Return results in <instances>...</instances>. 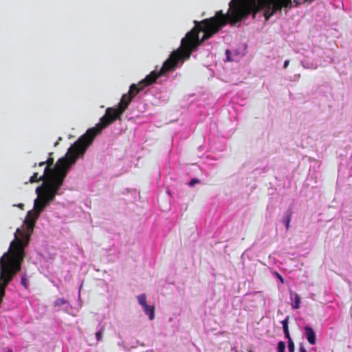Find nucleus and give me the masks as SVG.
I'll list each match as a JSON object with an SVG mask.
<instances>
[{
	"label": "nucleus",
	"instance_id": "f8f14e48",
	"mask_svg": "<svg viewBox=\"0 0 352 352\" xmlns=\"http://www.w3.org/2000/svg\"><path fill=\"white\" fill-rule=\"evenodd\" d=\"M285 344L283 341H280L278 343L277 346V352H285Z\"/></svg>",
	"mask_w": 352,
	"mask_h": 352
},
{
	"label": "nucleus",
	"instance_id": "aec40b11",
	"mask_svg": "<svg viewBox=\"0 0 352 352\" xmlns=\"http://www.w3.org/2000/svg\"><path fill=\"white\" fill-rule=\"evenodd\" d=\"M299 352H307L302 344L299 346Z\"/></svg>",
	"mask_w": 352,
	"mask_h": 352
},
{
	"label": "nucleus",
	"instance_id": "9b49d317",
	"mask_svg": "<svg viewBox=\"0 0 352 352\" xmlns=\"http://www.w3.org/2000/svg\"><path fill=\"white\" fill-rule=\"evenodd\" d=\"M138 302L142 307L147 304L146 303V296L145 294H141V295L138 296Z\"/></svg>",
	"mask_w": 352,
	"mask_h": 352
},
{
	"label": "nucleus",
	"instance_id": "a878e982",
	"mask_svg": "<svg viewBox=\"0 0 352 352\" xmlns=\"http://www.w3.org/2000/svg\"><path fill=\"white\" fill-rule=\"evenodd\" d=\"M279 280H281V281H283V278H281V276H280Z\"/></svg>",
	"mask_w": 352,
	"mask_h": 352
},
{
	"label": "nucleus",
	"instance_id": "6ab92c4d",
	"mask_svg": "<svg viewBox=\"0 0 352 352\" xmlns=\"http://www.w3.org/2000/svg\"><path fill=\"white\" fill-rule=\"evenodd\" d=\"M21 284H22L23 285H24V287H25V288H27V287H28L27 279H26V278H25V277H24V276H23V277H22V278H21Z\"/></svg>",
	"mask_w": 352,
	"mask_h": 352
},
{
	"label": "nucleus",
	"instance_id": "2eb2a0df",
	"mask_svg": "<svg viewBox=\"0 0 352 352\" xmlns=\"http://www.w3.org/2000/svg\"><path fill=\"white\" fill-rule=\"evenodd\" d=\"M288 320H289V316H287L286 318L281 322V323L283 324V330L288 329Z\"/></svg>",
	"mask_w": 352,
	"mask_h": 352
},
{
	"label": "nucleus",
	"instance_id": "20e7f679",
	"mask_svg": "<svg viewBox=\"0 0 352 352\" xmlns=\"http://www.w3.org/2000/svg\"><path fill=\"white\" fill-rule=\"evenodd\" d=\"M39 215L40 214L33 210L28 212L24 221L25 228H17L14 239L10 243L8 252L4 253L1 258L21 267L25 256V249L29 245L36 221Z\"/></svg>",
	"mask_w": 352,
	"mask_h": 352
},
{
	"label": "nucleus",
	"instance_id": "bb28decb",
	"mask_svg": "<svg viewBox=\"0 0 352 352\" xmlns=\"http://www.w3.org/2000/svg\"><path fill=\"white\" fill-rule=\"evenodd\" d=\"M279 280H281V281H283V278H281V276H280Z\"/></svg>",
	"mask_w": 352,
	"mask_h": 352
},
{
	"label": "nucleus",
	"instance_id": "b1692460",
	"mask_svg": "<svg viewBox=\"0 0 352 352\" xmlns=\"http://www.w3.org/2000/svg\"><path fill=\"white\" fill-rule=\"evenodd\" d=\"M61 140H62V138L59 137L58 140L56 142L54 143V146H57L58 145V144H59V141H61Z\"/></svg>",
	"mask_w": 352,
	"mask_h": 352
},
{
	"label": "nucleus",
	"instance_id": "0eeeda50",
	"mask_svg": "<svg viewBox=\"0 0 352 352\" xmlns=\"http://www.w3.org/2000/svg\"><path fill=\"white\" fill-rule=\"evenodd\" d=\"M304 330L308 342L311 345L315 344L316 342V336L314 330L309 326L305 327Z\"/></svg>",
	"mask_w": 352,
	"mask_h": 352
},
{
	"label": "nucleus",
	"instance_id": "423d86ee",
	"mask_svg": "<svg viewBox=\"0 0 352 352\" xmlns=\"http://www.w3.org/2000/svg\"><path fill=\"white\" fill-rule=\"evenodd\" d=\"M133 98L130 95L125 94L122 96L120 102L117 107H109L106 109L105 114L100 118V122L96 126L89 129L96 138L102 129L107 127L116 120H120V116L126 111L132 101Z\"/></svg>",
	"mask_w": 352,
	"mask_h": 352
},
{
	"label": "nucleus",
	"instance_id": "1a4fd4ad",
	"mask_svg": "<svg viewBox=\"0 0 352 352\" xmlns=\"http://www.w3.org/2000/svg\"><path fill=\"white\" fill-rule=\"evenodd\" d=\"M144 312L148 315L149 319L151 320H153L155 318V308L153 306H149L147 304L143 306Z\"/></svg>",
	"mask_w": 352,
	"mask_h": 352
},
{
	"label": "nucleus",
	"instance_id": "393cba45",
	"mask_svg": "<svg viewBox=\"0 0 352 352\" xmlns=\"http://www.w3.org/2000/svg\"><path fill=\"white\" fill-rule=\"evenodd\" d=\"M314 0H305V2H308V3H311L312 1H314Z\"/></svg>",
	"mask_w": 352,
	"mask_h": 352
},
{
	"label": "nucleus",
	"instance_id": "5701e85b",
	"mask_svg": "<svg viewBox=\"0 0 352 352\" xmlns=\"http://www.w3.org/2000/svg\"><path fill=\"white\" fill-rule=\"evenodd\" d=\"M16 206L18 208H19L20 209H21V210L24 209V204H19Z\"/></svg>",
	"mask_w": 352,
	"mask_h": 352
},
{
	"label": "nucleus",
	"instance_id": "7ed1b4c3",
	"mask_svg": "<svg viewBox=\"0 0 352 352\" xmlns=\"http://www.w3.org/2000/svg\"><path fill=\"white\" fill-rule=\"evenodd\" d=\"M91 131L88 129L69 148L65 155L59 158L56 164L53 157L54 153L51 152L45 161L39 162L38 166L35 164V167L43 168L41 176H66L72 164L78 157L84 155L95 139Z\"/></svg>",
	"mask_w": 352,
	"mask_h": 352
},
{
	"label": "nucleus",
	"instance_id": "412c9836",
	"mask_svg": "<svg viewBox=\"0 0 352 352\" xmlns=\"http://www.w3.org/2000/svg\"><path fill=\"white\" fill-rule=\"evenodd\" d=\"M198 182H199V179H192V180L190 182L189 185H190V186H192L195 184L198 183Z\"/></svg>",
	"mask_w": 352,
	"mask_h": 352
},
{
	"label": "nucleus",
	"instance_id": "dca6fc26",
	"mask_svg": "<svg viewBox=\"0 0 352 352\" xmlns=\"http://www.w3.org/2000/svg\"><path fill=\"white\" fill-rule=\"evenodd\" d=\"M102 333L103 332L102 331H98L96 333V337L98 341H101L102 338Z\"/></svg>",
	"mask_w": 352,
	"mask_h": 352
},
{
	"label": "nucleus",
	"instance_id": "4468645a",
	"mask_svg": "<svg viewBox=\"0 0 352 352\" xmlns=\"http://www.w3.org/2000/svg\"><path fill=\"white\" fill-rule=\"evenodd\" d=\"M288 350L289 352L295 351V344L293 340L288 341Z\"/></svg>",
	"mask_w": 352,
	"mask_h": 352
},
{
	"label": "nucleus",
	"instance_id": "f03ea898",
	"mask_svg": "<svg viewBox=\"0 0 352 352\" xmlns=\"http://www.w3.org/2000/svg\"><path fill=\"white\" fill-rule=\"evenodd\" d=\"M199 29L197 24H195V27L182 38L181 48L170 54L160 70L158 72L153 71L138 84H132L127 94L133 98L144 87L155 82L157 78L168 72L175 69L179 60L189 58L192 52L205 41L204 36L201 39L199 37V33L201 32Z\"/></svg>",
	"mask_w": 352,
	"mask_h": 352
},
{
	"label": "nucleus",
	"instance_id": "4be33fe9",
	"mask_svg": "<svg viewBox=\"0 0 352 352\" xmlns=\"http://www.w3.org/2000/svg\"><path fill=\"white\" fill-rule=\"evenodd\" d=\"M289 64V60H285L284 62V65H283L284 68H287L288 67Z\"/></svg>",
	"mask_w": 352,
	"mask_h": 352
},
{
	"label": "nucleus",
	"instance_id": "cd10ccee",
	"mask_svg": "<svg viewBox=\"0 0 352 352\" xmlns=\"http://www.w3.org/2000/svg\"><path fill=\"white\" fill-rule=\"evenodd\" d=\"M8 352H13L11 349H9Z\"/></svg>",
	"mask_w": 352,
	"mask_h": 352
},
{
	"label": "nucleus",
	"instance_id": "f3484780",
	"mask_svg": "<svg viewBox=\"0 0 352 352\" xmlns=\"http://www.w3.org/2000/svg\"><path fill=\"white\" fill-rule=\"evenodd\" d=\"M283 331H284L285 337L288 339V341L292 340V339L290 336V334H289V328L284 329Z\"/></svg>",
	"mask_w": 352,
	"mask_h": 352
},
{
	"label": "nucleus",
	"instance_id": "a211bd4d",
	"mask_svg": "<svg viewBox=\"0 0 352 352\" xmlns=\"http://www.w3.org/2000/svg\"><path fill=\"white\" fill-rule=\"evenodd\" d=\"M39 171L34 172L32 176H41L43 170V168H39Z\"/></svg>",
	"mask_w": 352,
	"mask_h": 352
},
{
	"label": "nucleus",
	"instance_id": "9d476101",
	"mask_svg": "<svg viewBox=\"0 0 352 352\" xmlns=\"http://www.w3.org/2000/svg\"><path fill=\"white\" fill-rule=\"evenodd\" d=\"M292 212L291 210H287L285 213V215L283 219V223L285 225L287 230H288L290 228V222L292 220Z\"/></svg>",
	"mask_w": 352,
	"mask_h": 352
},
{
	"label": "nucleus",
	"instance_id": "39448f33",
	"mask_svg": "<svg viewBox=\"0 0 352 352\" xmlns=\"http://www.w3.org/2000/svg\"><path fill=\"white\" fill-rule=\"evenodd\" d=\"M65 177H30L29 182L34 183L42 181V184L36 188L37 198L34 200V209L41 214L45 208L52 201L58 190L63 186Z\"/></svg>",
	"mask_w": 352,
	"mask_h": 352
},
{
	"label": "nucleus",
	"instance_id": "f257e3e1",
	"mask_svg": "<svg viewBox=\"0 0 352 352\" xmlns=\"http://www.w3.org/2000/svg\"><path fill=\"white\" fill-rule=\"evenodd\" d=\"M292 0H231L226 14L222 10L216 12L212 17L201 21H195V24L204 32V40H207L217 34L228 23L235 25L248 17L252 12L254 13L265 9V17L268 20L274 13L283 8L292 7Z\"/></svg>",
	"mask_w": 352,
	"mask_h": 352
},
{
	"label": "nucleus",
	"instance_id": "6e6552de",
	"mask_svg": "<svg viewBox=\"0 0 352 352\" xmlns=\"http://www.w3.org/2000/svg\"><path fill=\"white\" fill-rule=\"evenodd\" d=\"M291 300L292 301V307L294 309L300 307L301 298L299 294H294L292 291L290 292Z\"/></svg>",
	"mask_w": 352,
	"mask_h": 352
},
{
	"label": "nucleus",
	"instance_id": "c85d7f7f",
	"mask_svg": "<svg viewBox=\"0 0 352 352\" xmlns=\"http://www.w3.org/2000/svg\"><path fill=\"white\" fill-rule=\"evenodd\" d=\"M226 53H227V54H229V53H230V51H229V50H227V51H226Z\"/></svg>",
	"mask_w": 352,
	"mask_h": 352
},
{
	"label": "nucleus",
	"instance_id": "ddd939ff",
	"mask_svg": "<svg viewBox=\"0 0 352 352\" xmlns=\"http://www.w3.org/2000/svg\"><path fill=\"white\" fill-rule=\"evenodd\" d=\"M66 303V300L64 298H58L54 301V305L56 307H60Z\"/></svg>",
	"mask_w": 352,
	"mask_h": 352
}]
</instances>
